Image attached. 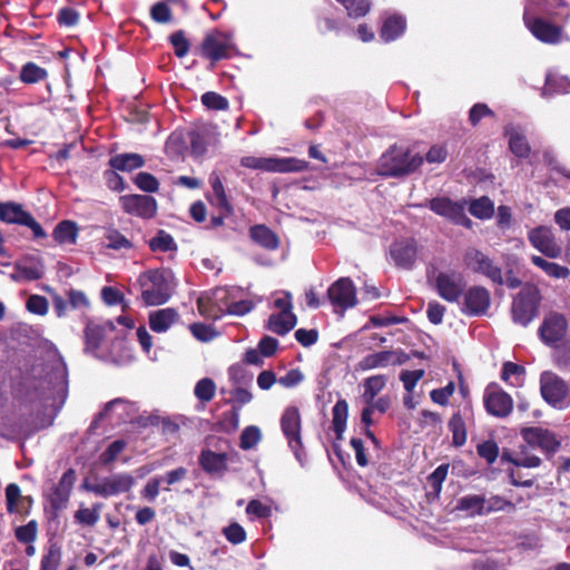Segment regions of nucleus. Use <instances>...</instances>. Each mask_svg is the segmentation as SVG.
<instances>
[{
	"mask_svg": "<svg viewBox=\"0 0 570 570\" xmlns=\"http://www.w3.org/2000/svg\"><path fill=\"white\" fill-rule=\"evenodd\" d=\"M136 285L146 306L163 305L171 297L174 274L165 268L148 269L138 276Z\"/></svg>",
	"mask_w": 570,
	"mask_h": 570,
	"instance_id": "nucleus-1",
	"label": "nucleus"
},
{
	"mask_svg": "<svg viewBox=\"0 0 570 570\" xmlns=\"http://www.w3.org/2000/svg\"><path fill=\"white\" fill-rule=\"evenodd\" d=\"M423 161L420 154H412L407 147L393 145L380 157L377 173L383 177L401 178L415 173Z\"/></svg>",
	"mask_w": 570,
	"mask_h": 570,
	"instance_id": "nucleus-2",
	"label": "nucleus"
},
{
	"mask_svg": "<svg viewBox=\"0 0 570 570\" xmlns=\"http://www.w3.org/2000/svg\"><path fill=\"white\" fill-rule=\"evenodd\" d=\"M542 295L539 287L527 283L512 299L511 317L515 324L527 327L539 315Z\"/></svg>",
	"mask_w": 570,
	"mask_h": 570,
	"instance_id": "nucleus-3",
	"label": "nucleus"
},
{
	"mask_svg": "<svg viewBox=\"0 0 570 570\" xmlns=\"http://www.w3.org/2000/svg\"><path fill=\"white\" fill-rule=\"evenodd\" d=\"M540 394L544 402L556 410L570 406V385L558 374L544 371L540 375Z\"/></svg>",
	"mask_w": 570,
	"mask_h": 570,
	"instance_id": "nucleus-4",
	"label": "nucleus"
},
{
	"mask_svg": "<svg viewBox=\"0 0 570 570\" xmlns=\"http://www.w3.org/2000/svg\"><path fill=\"white\" fill-rule=\"evenodd\" d=\"M281 429L297 461L306 458L302 440V417L297 406H287L281 416Z\"/></svg>",
	"mask_w": 570,
	"mask_h": 570,
	"instance_id": "nucleus-5",
	"label": "nucleus"
},
{
	"mask_svg": "<svg viewBox=\"0 0 570 570\" xmlns=\"http://www.w3.org/2000/svg\"><path fill=\"white\" fill-rule=\"evenodd\" d=\"M233 49L232 35L213 29L205 35L198 50L203 58L215 65L217 61L229 59Z\"/></svg>",
	"mask_w": 570,
	"mask_h": 570,
	"instance_id": "nucleus-6",
	"label": "nucleus"
},
{
	"mask_svg": "<svg viewBox=\"0 0 570 570\" xmlns=\"http://www.w3.org/2000/svg\"><path fill=\"white\" fill-rule=\"evenodd\" d=\"M568 328L567 317L560 312L550 311L544 315L538 328V335L544 345L556 346V344L564 341Z\"/></svg>",
	"mask_w": 570,
	"mask_h": 570,
	"instance_id": "nucleus-7",
	"label": "nucleus"
},
{
	"mask_svg": "<svg viewBox=\"0 0 570 570\" xmlns=\"http://www.w3.org/2000/svg\"><path fill=\"white\" fill-rule=\"evenodd\" d=\"M520 434L529 446L539 448L548 459H551L561 446V440L558 435L546 428H523L521 429Z\"/></svg>",
	"mask_w": 570,
	"mask_h": 570,
	"instance_id": "nucleus-8",
	"label": "nucleus"
},
{
	"mask_svg": "<svg viewBox=\"0 0 570 570\" xmlns=\"http://www.w3.org/2000/svg\"><path fill=\"white\" fill-rule=\"evenodd\" d=\"M464 276L455 271L440 272L434 279L438 295L449 302L458 303L465 289Z\"/></svg>",
	"mask_w": 570,
	"mask_h": 570,
	"instance_id": "nucleus-9",
	"label": "nucleus"
},
{
	"mask_svg": "<svg viewBox=\"0 0 570 570\" xmlns=\"http://www.w3.org/2000/svg\"><path fill=\"white\" fill-rule=\"evenodd\" d=\"M465 265L474 273L482 274L498 285L504 284L501 267L481 250L471 248L464 255Z\"/></svg>",
	"mask_w": 570,
	"mask_h": 570,
	"instance_id": "nucleus-10",
	"label": "nucleus"
},
{
	"mask_svg": "<svg viewBox=\"0 0 570 570\" xmlns=\"http://www.w3.org/2000/svg\"><path fill=\"white\" fill-rule=\"evenodd\" d=\"M487 412L495 417L505 419L513 410L512 396L497 384L489 385L483 395Z\"/></svg>",
	"mask_w": 570,
	"mask_h": 570,
	"instance_id": "nucleus-11",
	"label": "nucleus"
},
{
	"mask_svg": "<svg viewBox=\"0 0 570 570\" xmlns=\"http://www.w3.org/2000/svg\"><path fill=\"white\" fill-rule=\"evenodd\" d=\"M125 213L144 219L154 218L157 214V200L150 195L130 194L120 197Z\"/></svg>",
	"mask_w": 570,
	"mask_h": 570,
	"instance_id": "nucleus-12",
	"label": "nucleus"
},
{
	"mask_svg": "<svg viewBox=\"0 0 570 570\" xmlns=\"http://www.w3.org/2000/svg\"><path fill=\"white\" fill-rule=\"evenodd\" d=\"M462 313L469 316L485 315L491 305L490 292L480 285L464 289Z\"/></svg>",
	"mask_w": 570,
	"mask_h": 570,
	"instance_id": "nucleus-13",
	"label": "nucleus"
},
{
	"mask_svg": "<svg viewBox=\"0 0 570 570\" xmlns=\"http://www.w3.org/2000/svg\"><path fill=\"white\" fill-rule=\"evenodd\" d=\"M429 208L455 224L470 227L472 222L464 213V206L449 197H434L429 200Z\"/></svg>",
	"mask_w": 570,
	"mask_h": 570,
	"instance_id": "nucleus-14",
	"label": "nucleus"
},
{
	"mask_svg": "<svg viewBox=\"0 0 570 570\" xmlns=\"http://www.w3.org/2000/svg\"><path fill=\"white\" fill-rule=\"evenodd\" d=\"M135 485V479L128 473H117L102 479L99 483L89 488L91 492L102 498L129 492Z\"/></svg>",
	"mask_w": 570,
	"mask_h": 570,
	"instance_id": "nucleus-15",
	"label": "nucleus"
},
{
	"mask_svg": "<svg viewBox=\"0 0 570 570\" xmlns=\"http://www.w3.org/2000/svg\"><path fill=\"white\" fill-rule=\"evenodd\" d=\"M530 244L549 258H557L561 255L562 248L557 243L552 229L548 226H538L528 233Z\"/></svg>",
	"mask_w": 570,
	"mask_h": 570,
	"instance_id": "nucleus-16",
	"label": "nucleus"
},
{
	"mask_svg": "<svg viewBox=\"0 0 570 570\" xmlns=\"http://www.w3.org/2000/svg\"><path fill=\"white\" fill-rule=\"evenodd\" d=\"M327 296L332 305L343 311L356 305V288L348 277H341L327 289Z\"/></svg>",
	"mask_w": 570,
	"mask_h": 570,
	"instance_id": "nucleus-17",
	"label": "nucleus"
},
{
	"mask_svg": "<svg viewBox=\"0 0 570 570\" xmlns=\"http://www.w3.org/2000/svg\"><path fill=\"white\" fill-rule=\"evenodd\" d=\"M390 256L396 267L412 269L417 256V243L415 238H403L392 243L390 246Z\"/></svg>",
	"mask_w": 570,
	"mask_h": 570,
	"instance_id": "nucleus-18",
	"label": "nucleus"
},
{
	"mask_svg": "<svg viewBox=\"0 0 570 570\" xmlns=\"http://www.w3.org/2000/svg\"><path fill=\"white\" fill-rule=\"evenodd\" d=\"M524 23L530 32L541 42L556 45L561 40L562 28L543 18L524 14Z\"/></svg>",
	"mask_w": 570,
	"mask_h": 570,
	"instance_id": "nucleus-19",
	"label": "nucleus"
},
{
	"mask_svg": "<svg viewBox=\"0 0 570 570\" xmlns=\"http://www.w3.org/2000/svg\"><path fill=\"white\" fill-rule=\"evenodd\" d=\"M75 481L76 473L72 469L67 470L61 475L58 484L52 489L49 495L52 510L60 511L67 507Z\"/></svg>",
	"mask_w": 570,
	"mask_h": 570,
	"instance_id": "nucleus-20",
	"label": "nucleus"
},
{
	"mask_svg": "<svg viewBox=\"0 0 570 570\" xmlns=\"http://www.w3.org/2000/svg\"><path fill=\"white\" fill-rule=\"evenodd\" d=\"M198 464L208 475L223 476L228 470V454L204 449L198 455Z\"/></svg>",
	"mask_w": 570,
	"mask_h": 570,
	"instance_id": "nucleus-21",
	"label": "nucleus"
},
{
	"mask_svg": "<svg viewBox=\"0 0 570 570\" xmlns=\"http://www.w3.org/2000/svg\"><path fill=\"white\" fill-rule=\"evenodd\" d=\"M33 499L31 495H22L17 483H9L6 488V507L10 514L19 513L22 517L29 515Z\"/></svg>",
	"mask_w": 570,
	"mask_h": 570,
	"instance_id": "nucleus-22",
	"label": "nucleus"
},
{
	"mask_svg": "<svg viewBox=\"0 0 570 570\" xmlns=\"http://www.w3.org/2000/svg\"><path fill=\"white\" fill-rule=\"evenodd\" d=\"M249 238L259 247L274 252L281 246L278 235L264 224H256L248 229Z\"/></svg>",
	"mask_w": 570,
	"mask_h": 570,
	"instance_id": "nucleus-23",
	"label": "nucleus"
},
{
	"mask_svg": "<svg viewBox=\"0 0 570 570\" xmlns=\"http://www.w3.org/2000/svg\"><path fill=\"white\" fill-rule=\"evenodd\" d=\"M209 185L213 190L212 196H207L210 204L215 205L219 210H224L227 215H234V207L230 204L224 184L216 171L209 175Z\"/></svg>",
	"mask_w": 570,
	"mask_h": 570,
	"instance_id": "nucleus-24",
	"label": "nucleus"
},
{
	"mask_svg": "<svg viewBox=\"0 0 570 570\" xmlns=\"http://www.w3.org/2000/svg\"><path fill=\"white\" fill-rule=\"evenodd\" d=\"M108 165L114 170L130 173L145 166V158L137 153L117 154L110 157Z\"/></svg>",
	"mask_w": 570,
	"mask_h": 570,
	"instance_id": "nucleus-25",
	"label": "nucleus"
},
{
	"mask_svg": "<svg viewBox=\"0 0 570 570\" xmlns=\"http://www.w3.org/2000/svg\"><path fill=\"white\" fill-rule=\"evenodd\" d=\"M406 29V19L399 13L387 17L380 30V37L384 42H391L401 37Z\"/></svg>",
	"mask_w": 570,
	"mask_h": 570,
	"instance_id": "nucleus-26",
	"label": "nucleus"
},
{
	"mask_svg": "<svg viewBox=\"0 0 570 570\" xmlns=\"http://www.w3.org/2000/svg\"><path fill=\"white\" fill-rule=\"evenodd\" d=\"M179 320V315L174 308H163L149 314V327L153 332H166L174 323Z\"/></svg>",
	"mask_w": 570,
	"mask_h": 570,
	"instance_id": "nucleus-27",
	"label": "nucleus"
},
{
	"mask_svg": "<svg viewBox=\"0 0 570 570\" xmlns=\"http://www.w3.org/2000/svg\"><path fill=\"white\" fill-rule=\"evenodd\" d=\"M296 315H283L273 313L268 316L265 327L276 335L285 336L296 326Z\"/></svg>",
	"mask_w": 570,
	"mask_h": 570,
	"instance_id": "nucleus-28",
	"label": "nucleus"
},
{
	"mask_svg": "<svg viewBox=\"0 0 570 570\" xmlns=\"http://www.w3.org/2000/svg\"><path fill=\"white\" fill-rule=\"evenodd\" d=\"M392 351H380L372 354L365 355L356 364V371H371L374 368L386 367L390 365L393 358Z\"/></svg>",
	"mask_w": 570,
	"mask_h": 570,
	"instance_id": "nucleus-29",
	"label": "nucleus"
},
{
	"mask_svg": "<svg viewBox=\"0 0 570 570\" xmlns=\"http://www.w3.org/2000/svg\"><path fill=\"white\" fill-rule=\"evenodd\" d=\"M29 212H26L21 204L7 202L0 203V220L7 224L22 225Z\"/></svg>",
	"mask_w": 570,
	"mask_h": 570,
	"instance_id": "nucleus-30",
	"label": "nucleus"
},
{
	"mask_svg": "<svg viewBox=\"0 0 570 570\" xmlns=\"http://www.w3.org/2000/svg\"><path fill=\"white\" fill-rule=\"evenodd\" d=\"M333 420L332 426L337 440H342L343 433L346 429L348 417V403L344 399H340L332 410Z\"/></svg>",
	"mask_w": 570,
	"mask_h": 570,
	"instance_id": "nucleus-31",
	"label": "nucleus"
},
{
	"mask_svg": "<svg viewBox=\"0 0 570 570\" xmlns=\"http://www.w3.org/2000/svg\"><path fill=\"white\" fill-rule=\"evenodd\" d=\"M52 237L58 244H75L78 237V226L72 220H62L55 227Z\"/></svg>",
	"mask_w": 570,
	"mask_h": 570,
	"instance_id": "nucleus-32",
	"label": "nucleus"
},
{
	"mask_svg": "<svg viewBox=\"0 0 570 570\" xmlns=\"http://www.w3.org/2000/svg\"><path fill=\"white\" fill-rule=\"evenodd\" d=\"M485 498L479 494H468L458 500L456 510L466 511L471 517L484 515Z\"/></svg>",
	"mask_w": 570,
	"mask_h": 570,
	"instance_id": "nucleus-33",
	"label": "nucleus"
},
{
	"mask_svg": "<svg viewBox=\"0 0 570 570\" xmlns=\"http://www.w3.org/2000/svg\"><path fill=\"white\" fill-rule=\"evenodd\" d=\"M269 168L271 171L274 173H299L308 168V163L294 157L283 159L272 158V167Z\"/></svg>",
	"mask_w": 570,
	"mask_h": 570,
	"instance_id": "nucleus-34",
	"label": "nucleus"
},
{
	"mask_svg": "<svg viewBox=\"0 0 570 570\" xmlns=\"http://www.w3.org/2000/svg\"><path fill=\"white\" fill-rule=\"evenodd\" d=\"M531 263L553 278H567L570 275V269L567 266L549 262L541 256L533 255L531 257Z\"/></svg>",
	"mask_w": 570,
	"mask_h": 570,
	"instance_id": "nucleus-35",
	"label": "nucleus"
},
{
	"mask_svg": "<svg viewBox=\"0 0 570 570\" xmlns=\"http://www.w3.org/2000/svg\"><path fill=\"white\" fill-rule=\"evenodd\" d=\"M386 376L384 374H376L366 377L363 382L364 393L363 399L366 403H372L376 395L385 387Z\"/></svg>",
	"mask_w": 570,
	"mask_h": 570,
	"instance_id": "nucleus-36",
	"label": "nucleus"
},
{
	"mask_svg": "<svg viewBox=\"0 0 570 570\" xmlns=\"http://www.w3.org/2000/svg\"><path fill=\"white\" fill-rule=\"evenodd\" d=\"M469 212L475 218L489 219L494 215V204L488 196H482L471 202Z\"/></svg>",
	"mask_w": 570,
	"mask_h": 570,
	"instance_id": "nucleus-37",
	"label": "nucleus"
},
{
	"mask_svg": "<svg viewBox=\"0 0 570 570\" xmlns=\"http://www.w3.org/2000/svg\"><path fill=\"white\" fill-rule=\"evenodd\" d=\"M449 430L455 446H462L466 442V426L460 412L454 413L449 421Z\"/></svg>",
	"mask_w": 570,
	"mask_h": 570,
	"instance_id": "nucleus-38",
	"label": "nucleus"
},
{
	"mask_svg": "<svg viewBox=\"0 0 570 570\" xmlns=\"http://www.w3.org/2000/svg\"><path fill=\"white\" fill-rule=\"evenodd\" d=\"M104 508V504L97 502L92 505V508H80L75 513V521L79 524L94 527L100 519V512Z\"/></svg>",
	"mask_w": 570,
	"mask_h": 570,
	"instance_id": "nucleus-39",
	"label": "nucleus"
},
{
	"mask_svg": "<svg viewBox=\"0 0 570 570\" xmlns=\"http://www.w3.org/2000/svg\"><path fill=\"white\" fill-rule=\"evenodd\" d=\"M502 460H507L518 468H538L541 464V459L538 455L529 453L527 449H522L517 458L503 453Z\"/></svg>",
	"mask_w": 570,
	"mask_h": 570,
	"instance_id": "nucleus-40",
	"label": "nucleus"
},
{
	"mask_svg": "<svg viewBox=\"0 0 570 570\" xmlns=\"http://www.w3.org/2000/svg\"><path fill=\"white\" fill-rule=\"evenodd\" d=\"M239 406L236 405L224 412L217 422L218 429L225 433L235 432L239 426Z\"/></svg>",
	"mask_w": 570,
	"mask_h": 570,
	"instance_id": "nucleus-41",
	"label": "nucleus"
},
{
	"mask_svg": "<svg viewBox=\"0 0 570 570\" xmlns=\"http://www.w3.org/2000/svg\"><path fill=\"white\" fill-rule=\"evenodd\" d=\"M47 76L48 72L46 69L33 62H27L21 68L20 80L24 83H36L46 79Z\"/></svg>",
	"mask_w": 570,
	"mask_h": 570,
	"instance_id": "nucleus-42",
	"label": "nucleus"
},
{
	"mask_svg": "<svg viewBox=\"0 0 570 570\" xmlns=\"http://www.w3.org/2000/svg\"><path fill=\"white\" fill-rule=\"evenodd\" d=\"M105 330L102 326L89 322L85 328V342L88 350L96 351L100 347Z\"/></svg>",
	"mask_w": 570,
	"mask_h": 570,
	"instance_id": "nucleus-43",
	"label": "nucleus"
},
{
	"mask_svg": "<svg viewBox=\"0 0 570 570\" xmlns=\"http://www.w3.org/2000/svg\"><path fill=\"white\" fill-rule=\"evenodd\" d=\"M216 384L209 377L199 380L194 389V394L203 403H208L215 397Z\"/></svg>",
	"mask_w": 570,
	"mask_h": 570,
	"instance_id": "nucleus-44",
	"label": "nucleus"
},
{
	"mask_svg": "<svg viewBox=\"0 0 570 570\" xmlns=\"http://www.w3.org/2000/svg\"><path fill=\"white\" fill-rule=\"evenodd\" d=\"M151 252H169L176 250L177 245L173 236L165 230H159L155 237L149 240Z\"/></svg>",
	"mask_w": 570,
	"mask_h": 570,
	"instance_id": "nucleus-45",
	"label": "nucleus"
},
{
	"mask_svg": "<svg viewBox=\"0 0 570 570\" xmlns=\"http://www.w3.org/2000/svg\"><path fill=\"white\" fill-rule=\"evenodd\" d=\"M105 238L107 240L106 246L115 250L131 249L134 247V244L118 229H108L105 234Z\"/></svg>",
	"mask_w": 570,
	"mask_h": 570,
	"instance_id": "nucleus-46",
	"label": "nucleus"
},
{
	"mask_svg": "<svg viewBox=\"0 0 570 570\" xmlns=\"http://www.w3.org/2000/svg\"><path fill=\"white\" fill-rule=\"evenodd\" d=\"M515 509V503L511 500H508L501 495H491L489 499H485L484 504V515L493 512L500 511H513Z\"/></svg>",
	"mask_w": 570,
	"mask_h": 570,
	"instance_id": "nucleus-47",
	"label": "nucleus"
},
{
	"mask_svg": "<svg viewBox=\"0 0 570 570\" xmlns=\"http://www.w3.org/2000/svg\"><path fill=\"white\" fill-rule=\"evenodd\" d=\"M509 148L519 158H527L531 153L530 145L522 134L513 132L509 138Z\"/></svg>",
	"mask_w": 570,
	"mask_h": 570,
	"instance_id": "nucleus-48",
	"label": "nucleus"
},
{
	"mask_svg": "<svg viewBox=\"0 0 570 570\" xmlns=\"http://www.w3.org/2000/svg\"><path fill=\"white\" fill-rule=\"evenodd\" d=\"M38 535L37 520H30L27 524L17 527L14 530L16 539L23 544L33 543Z\"/></svg>",
	"mask_w": 570,
	"mask_h": 570,
	"instance_id": "nucleus-49",
	"label": "nucleus"
},
{
	"mask_svg": "<svg viewBox=\"0 0 570 570\" xmlns=\"http://www.w3.org/2000/svg\"><path fill=\"white\" fill-rule=\"evenodd\" d=\"M262 440V433L258 426L249 425L246 426L239 438V448L242 450L254 449Z\"/></svg>",
	"mask_w": 570,
	"mask_h": 570,
	"instance_id": "nucleus-50",
	"label": "nucleus"
},
{
	"mask_svg": "<svg viewBox=\"0 0 570 570\" xmlns=\"http://www.w3.org/2000/svg\"><path fill=\"white\" fill-rule=\"evenodd\" d=\"M553 352V363L562 370L570 368V340L556 344Z\"/></svg>",
	"mask_w": 570,
	"mask_h": 570,
	"instance_id": "nucleus-51",
	"label": "nucleus"
},
{
	"mask_svg": "<svg viewBox=\"0 0 570 570\" xmlns=\"http://www.w3.org/2000/svg\"><path fill=\"white\" fill-rule=\"evenodd\" d=\"M43 269L39 265H17L16 275L12 276L16 281H38L42 278Z\"/></svg>",
	"mask_w": 570,
	"mask_h": 570,
	"instance_id": "nucleus-52",
	"label": "nucleus"
},
{
	"mask_svg": "<svg viewBox=\"0 0 570 570\" xmlns=\"http://www.w3.org/2000/svg\"><path fill=\"white\" fill-rule=\"evenodd\" d=\"M135 185L145 193H157L159 180L150 173L140 171L134 178Z\"/></svg>",
	"mask_w": 570,
	"mask_h": 570,
	"instance_id": "nucleus-53",
	"label": "nucleus"
},
{
	"mask_svg": "<svg viewBox=\"0 0 570 570\" xmlns=\"http://www.w3.org/2000/svg\"><path fill=\"white\" fill-rule=\"evenodd\" d=\"M342 3L347 10L351 18H361L367 14L371 9V3L367 0H336Z\"/></svg>",
	"mask_w": 570,
	"mask_h": 570,
	"instance_id": "nucleus-54",
	"label": "nucleus"
},
{
	"mask_svg": "<svg viewBox=\"0 0 570 570\" xmlns=\"http://www.w3.org/2000/svg\"><path fill=\"white\" fill-rule=\"evenodd\" d=\"M476 453L488 464H493L499 456V446L494 440H487L476 445Z\"/></svg>",
	"mask_w": 570,
	"mask_h": 570,
	"instance_id": "nucleus-55",
	"label": "nucleus"
},
{
	"mask_svg": "<svg viewBox=\"0 0 570 570\" xmlns=\"http://www.w3.org/2000/svg\"><path fill=\"white\" fill-rule=\"evenodd\" d=\"M169 42L174 48V52L178 58L185 57L190 48V43L183 30H177L169 37Z\"/></svg>",
	"mask_w": 570,
	"mask_h": 570,
	"instance_id": "nucleus-56",
	"label": "nucleus"
},
{
	"mask_svg": "<svg viewBox=\"0 0 570 570\" xmlns=\"http://www.w3.org/2000/svg\"><path fill=\"white\" fill-rule=\"evenodd\" d=\"M26 308L31 314L45 316L49 309L48 299L41 295H30L26 302Z\"/></svg>",
	"mask_w": 570,
	"mask_h": 570,
	"instance_id": "nucleus-57",
	"label": "nucleus"
},
{
	"mask_svg": "<svg viewBox=\"0 0 570 570\" xmlns=\"http://www.w3.org/2000/svg\"><path fill=\"white\" fill-rule=\"evenodd\" d=\"M202 102L212 110H226L229 106L228 100L215 91L205 92L202 96Z\"/></svg>",
	"mask_w": 570,
	"mask_h": 570,
	"instance_id": "nucleus-58",
	"label": "nucleus"
},
{
	"mask_svg": "<svg viewBox=\"0 0 570 570\" xmlns=\"http://www.w3.org/2000/svg\"><path fill=\"white\" fill-rule=\"evenodd\" d=\"M190 154L198 158L206 154L207 144L203 134L197 130H191L188 132Z\"/></svg>",
	"mask_w": 570,
	"mask_h": 570,
	"instance_id": "nucleus-59",
	"label": "nucleus"
},
{
	"mask_svg": "<svg viewBox=\"0 0 570 570\" xmlns=\"http://www.w3.org/2000/svg\"><path fill=\"white\" fill-rule=\"evenodd\" d=\"M126 442L124 440H116L111 442L107 449L100 454V462L104 465L112 463L117 456L125 450Z\"/></svg>",
	"mask_w": 570,
	"mask_h": 570,
	"instance_id": "nucleus-60",
	"label": "nucleus"
},
{
	"mask_svg": "<svg viewBox=\"0 0 570 570\" xmlns=\"http://www.w3.org/2000/svg\"><path fill=\"white\" fill-rule=\"evenodd\" d=\"M223 534L232 544H239L246 540V531L237 522L230 523L228 527L224 528Z\"/></svg>",
	"mask_w": 570,
	"mask_h": 570,
	"instance_id": "nucleus-61",
	"label": "nucleus"
},
{
	"mask_svg": "<svg viewBox=\"0 0 570 570\" xmlns=\"http://www.w3.org/2000/svg\"><path fill=\"white\" fill-rule=\"evenodd\" d=\"M150 17L158 23H168L173 20V13L166 2H156L150 8Z\"/></svg>",
	"mask_w": 570,
	"mask_h": 570,
	"instance_id": "nucleus-62",
	"label": "nucleus"
},
{
	"mask_svg": "<svg viewBox=\"0 0 570 570\" xmlns=\"http://www.w3.org/2000/svg\"><path fill=\"white\" fill-rule=\"evenodd\" d=\"M424 370L402 371L400 380L403 382L406 392L412 393L417 382L424 376Z\"/></svg>",
	"mask_w": 570,
	"mask_h": 570,
	"instance_id": "nucleus-63",
	"label": "nucleus"
},
{
	"mask_svg": "<svg viewBox=\"0 0 570 570\" xmlns=\"http://www.w3.org/2000/svg\"><path fill=\"white\" fill-rule=\"evenodd\" d=\"M257 347L264 357H272L276 354L279 347V342L273 336L264 335L259 340Z\"/></svg>",
	"mask_w": 570,
	"mask_h": 570,
	"instance_id": "nucleus-64",
	"label": "nucleus"
}]
</instances>
